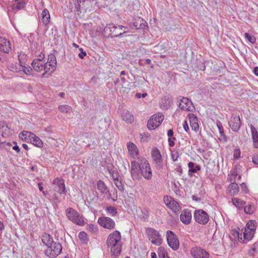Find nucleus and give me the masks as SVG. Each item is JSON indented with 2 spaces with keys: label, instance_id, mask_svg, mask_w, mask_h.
<instances>
[{
  "label": "nucleus",
  "instance_id": "obj_43",
  "mask_svg": "<svg viewBox=\"0 0 258 258\" xmlns=\"http://www.w3.org/2000/svg\"><path fill=\"white\" fill-rule=\"evenodd\" d=\"M258 248V242H255L251 246V250L249 251V254L251 255H253L254 253L257 251V248Z\"/></svg>",
  "mask_w": 258,
  "mask_h": 258
},
{
  "label": "nucleus",
  "instance_id": "obj_38",
  "mask_svg": "<svg viewBox=\"0 0 258 258\" xmlns=\"http://www.w3.org/2000/svg\"><path fill=\"white\" fill-rule=\"evenodd\" d=\"M106 211L112 216H114L117 213V209L113 206H108L106 208Z\"/></svg>",
  "mask_w": 258,
  "mask_h": 258
},
{
  "label": "nucleus",
  "instance_id": "obj_10",
  "mask_svg": "<svg viewBox=\"0 0 258 258\" xmlns=\"http://www.w3.org/2000/svg\"><path fill=\"white\" fill-rule=\"evenodd\" d=\"M98 223L102 227L107 229H112L115 226V222L110 218L107 217H100L98 220Z\"/></svg>",
  "mask_w": 258,
  "mask_h": 258
},
{
  "label": "nucleus",
  "instance_id": "obj_49",
  "mask_svg": "<svg viewBox=\"0 0 258 258\" xmlns=\"http://www.w3.org/2000/svg\"><path fill=\"white\" fill-rule=\"evenodd\" d=\"M115 184L117 187L118 189L122 191L123 190V186L120 181H119L118 179H117L116 180H115Z\"/></svg>",
  "mask_w": 258,
  "mask_h": 258
},
{
  "label": "nucleus",
  "instance_id": "obj_45",
  "mask_svg": "<svg viewBox=\"0 0 258 258\" xmlns=\"http://www.w3.org/2000/svg\"><path fill=\"white\" fill-rule=\"evenodd\" d=\"M139 20H140V23H141L140 26H138V23H137V22L134 23V26L136 27V28L137 29H139L140 28H144V27L146 26L144 23H146L145 22H144L143 19H139Z\"/></svg>",
  "mask_w": 258,
  "mask_h": 258
},
{
  "label": "nucleus",
  "instance_id": "obj_26",
  "mask_svg": "<svg viewBox=\"0 0 258 258\" xmlns=\"http://www.w3.org/2000/svg\"><path fill=\"white\" fill-rule=\"evenodd\" d=\"M47 62L49 63V66L51 67V69L52 70L51 72H53L55 69L56 65V59L55 56L52 54L48 55Z\"/></svg>",
  "mask_w": 258,
  "mask_h": 258
},
{
  "label": "nucleus",
  "instance_id": "obj_29",
  "mask_svg": "<svg viewBox=\"0 0 258 258\" xmlns=\"http://www.w3.org/2000/svg\"><path fill=\"white\" fill-rule=\"evenodd\" d=\"M188 167L189 168L188 174L190 176V173H196L198 171L201 169V167L199 165L195 166V163L192 162H190L188 164Z\"/></svg>",
  "mask_w": 258,
  "mask_h": 258
},
{
  "label": "nucleus",
  "instance_id": "obj_59",
  "mask_svg": "<svg viewBox=\"0 0 258 258\" xmlns=\"http://www.w3.org/2000/svg\"><path fill=\"white\" fill-rule=\"evenodd\" d=\"M183 126V128H184V130L186 132H187L189 130V127H188V124H187V122L186 121H184Z\"/></svg>",
  "mask_w": 258,
  "mask_h": 258
},
{
  "label": "nucleus",
  "instance_id": "obj_56",
  "mask_svg": "<svg viewBox=\"0 0 258 258\" xmlns=\"http://www.w3.org/2000/svg\"><path fill=\"white\" fill-rule=\"evenodd\" d=\"M79 50L81 52L79 53L78 56L80 58H83L84 57L87 55V53L85 51H83L82 48H80Z\"/></svg>",
  "mask_w": 258,
  "mask_h": 258
},
{
  "label": "nucleus",
  "instance_id": "obj_64",
  "mask_svg": "<svg viewBox=\"0 0 258 258\" xmlns=\"http://www.w3.org/2000/svg\"><path fill=\"white\" fill-rule=\"evenodd\" d=\"M253 73H254V74L256 76H258V67H256L254 68Z\"/></svg>",
  "mask_w": 258,
  "mask_h": 258
},
{
  "label": "nucleus",
  "instance_id": "obj_27",
  "mask_svg": "<svg viewBox=\"0 0 258 258\" xmlns=\"http://www.w3.org/2000/svg\"><path fill=\"white\" fill-rule=\"evenodd\" d=\"M227 190L231 195L234 196L238 194L239 191V186L236 183L233 182L229 186Z\"/></svg>",
  "mask_w": 258,
  "mask_h": 258
},
{
  "label": "nucleus",
  "instance_id": "obj_11",
  "mask_svg": "<svg viewBox=\"0 0 258 258\" xmlns=\"http://www.w3.org/2000/svg\"><path fill=\"white\" fill-rule=\"evenodd\" d=\"M191 254L194 258H209V253L199 247H194L191 250Z\"/></svg>",
  "mask_w": 258,
  "mask_h": 258
},
{
  "label": "nucleus",
  "instance_id": "obj_13",
  "mask_svg": "<svg viewBox=\"0 0 258 258\" xmlns=\"http://www.w3.org/2000/svg\"><path fill=\"white\" fill-rule=\"evenodd\" d=\"M53 184L55 185V188L60 194L65 193L66 188L64 180L62 179L56 178L53 180Z\"/></svg>",
  "mask_w": 258,
  "mask_h": 258
},
{
  "label": "nucleus",
  "instance_id": "obj_50",
  "mask_svg": "<svg viewBox=\"0 0 258 258\" xmlns=\"http://www.w3.org/2000/svg\"><path fill=\"white\" fill-rule=\"evenodd\" d=\"M217 125L218 128L219 129V133L221 135V136L225 137L224 133V130L222 127V123L221 122L219 121L218 122H217Z\"/></svg>",
  "mask_w": 258,
  "mask_h": 258
},
{
  "label": "nucleus",
  "instance_id": "obj_7",
  "mask_svg": "<svg viewBox=\"0 0 258 258\" xmlns=\"http://www.w3.org/2000/svg\"><path fill=\"white\" fill-rule=\"evenodd\" d=\"M194 217L195 221L200 224L205 225L209 221L208 214L203 210H196Z\"/></svg>",
  "mask_w": 258,
  "mask_h": 258
},
{
  "label": "nucleus",
  "instance_id": "obj_62",
  "mask_svg": "<svg viewBox=\"0 0 258 258\" xmlns=\"http://www.w3.org/2000/svg\"><path fill=\"white\" fill-rule=\"evenodd\" d=\"M192 199L194 200V201H195L196 202H198V201H201V199L198 198L197 196L196 195H193L192 196Z\"/></svg>",
  "mask_w": 258,
  "mask_h": 258
},
{
  "label": "nucleus",
  "instance_id": "obj_28",
  "mask_svg": "<svg viewBox=\"0 0 258 258\" xmlns=\"http://www.w3.org/2000/svg\"><path fill=\"white\" fill-rule=\"evenodd\" d=\"M255 231L250 230L248 228H245L243 232V237L245 240L249 241L253 238Z\"/></svg>",
  "mask_w": 258,
  "mask_h": 258
},
{
  "label": "nucleus",
  "instance_id": "obj_61",
  "mask_svg": "<svg viewBox=\"0 0 258 258\" xmlns=\"http://www.w3.org/2000/svg\"><path fill=\"white\" fill-rule=\"evenodd\" d=\"M167 135L169 137L171 138L173 135V131L172 130H169L168 131Z\"/></svg>",
  "mask_w": 258,
  "mask_h": 258
},
{
  "label": "nucleus",
  "instance_id": "obj_3",
  "mask_svg": "<svg viewBox=\"0 0 258 258\" xmlns=\"http://www.w3.org/2000/svg\"><path fill=\"white\" fill-rule=\"evenodd\" d=\"M66 214L68 218L75 224L80 226L84 224V221L83 218L80 215L79 213L73 208H68L66 210Z\"/></svg>",
  "mask_w": 258,
  "mask_h": 258
},
{
  "label": "nucleus",
  "instance_id": "obj_63",
  "mask_svg": "<svg viewBox=\"0 0 258 258\" xmlns=\"http://www.w3.org/2000/svg\"><path fill=\"white\" fill-rule=\"evenodd\" d=\"M38 187H39V189L42 191L43 192V194H45L44 193V191H43V188L42 187V186L41 185V183H39L38 184Z\"/></svg>",
  "mask_w": 258,
  "mask_h": 258
},
{
  "label": "nucleus",
  "instance_id": "obj_51",
  "mask_svg": "<svg viewBox=\"0 0 258 258\" xmlns=\"http://www.w3.org/2000/svg\"><path fill=\"white\" fill-rule=\"evenodd\" d=\"M174 200L170 197L166 196L164 198V201L166 206L168 207L169 205L171 204L172 201Z\"/></svg>",
  "mask_w": 258,
  "mask_h": 258
},
{
  "label": "nucleus",
  "instance_id": "obj_44",
  "mask_svg": "<svg viewBox=\"0 0 258 258\" xmlns=\"http://www.w3.org/2000/svg\"><path fill=\"white\" fill-rule=\"evenodd\" d=\"M241 152L239 148H236L233 152V157L235 160L238 159L240 157Z\"/></svg>",
  "mask_w": 258,
  "mask_h": 258
},
{
  "label": "nucleus",
  "instance_id": "obj_17",
  "mask_svg": "<svg viewBox=\"0 0 258 258\" xmlns=\"http://www.w3.org/2000/svg\"><path fill=\"white\" fill-rule=\"evenodd\" d=\"M181 221L185 224H188L191 220V214L187 210H183L180 216Z\"/></svg>",
  "mask_w": 258,
  "mask_h": 258
},
{
  "label": "nucleus",
  "instance_id": "obj_16",
  "mask_svg": "<svg viewBox=\"0 0 258 258\" xmlns=\"http://www.w3.org/2000/svg\"><path fill=\"white\" fill-rule=\"evenodd\" d=\"M152 156L156 166H161L162 165L161 155L159 150L158 149L154 148L152 150Z\"/></svg>",
  "mask_w": 258,
  "mask_h": 258
},
{
  "label": "nucleus",
  "instance_id": "obj_21",
  "mask_svg": "<svg viewBox=\"0 0 258 258\" xmlns=\"http://www.w3.org/2000/svg\"><path fill=\"white\" fill-rule=\"evenodd\" d=\"M189 121L191 127L195 131L199 130V125L198 123V118L194 114H191L189 115Z\"/></svg>",
  "mask_w": 258,
  "mask_h": 258
},
{
  "label": "nucleus",
  "instance_id": "obj_14",
  "mask_svg": "<svg viewBox=\"0 0 258 258\" xmlns=\"http://www.w3.org/2000/svg\"><path fill=\"white\" fill-rule=\"evenodd\" d=\"M11 49V45L9 41L0 37V50L5 53H8Z\"/></svg>",
  "mask_w": 258,
  "mask_h": 258
},
{
  "label": "nucleus",
  "instance_id": "obj_42",
  "mask_svg": "<svg viewBox=\"0 0 258 258\" xmlns=\"http://www.w3.org/2000/svg\"><path fill=\"white\" fill-rule=\"evenodd\" d=\"M78 237L79 239L83 242H85L88 240L87 235L86 233L84 231L80 232Z\"/></svg>",
  "mask_w": 258,
  "mask_h": 258
},
{
  "label": "nucleus",
  "instance_id": "obj_33",
  "mask_svg": "<svg viewBox=\"0 0 258 258\" xmlns=\"http://www.w3.org/2000/svg\"><path fill=\"white\" fill-rule=\"evenodd\" d=\"M232 202L233 205L237 208H243L246 204L245 202L243 201L240 200L238 199L233 198L232 199Z\"/></svg>",
  "mask_w": 258,
  "mask_h": 258
},
{
  "label": "nucleus",
  "instance_id": "obj_39",
  "mask_svg": "<svg viewBox=\"0 0 258 258\" xmlns=\"http://www.w3.org/2000/svg\"><path fill=\"white\" fill-rule=\"evenodd\" d=\"M243 208H244V212L246 214H251L255 211L254 206H252L250 205H245Z\"/></svg>",
  "mask_w": 258,
  "mask_h": 258
},
{
  "label": "nucleus",
  "instance_id": "obj_22",
  "mask_svg": "<svg viewBox=\"0 0 258 258\" xmlns=\"http://www.w3.org/2000/svg\"><path fill=\"white\" fill-rule=\"evenodd\" d=\"M42 243L48 247L53 242L52 237L48 234L44 233L41 236Z\"/></svg>",
  "mask_w": 258,
  "mask_h": 258
},
{
  "label": "nucleus",
  "instance_id": "obj_41",
  "mask_svg": "<svg viewBox=\"0 0 258 258\" xmlns=\"http://www.w3.org/2000/svg\"><path fill=\"white\" fill-rule=\"evenodd\" d=\"M138 161H137V163H138L139 165H140V168H142V167H144L146 166L149 165L147 160L145 158L140 157L138 158Z\"/></svg>",
  "mask_w": 258,
  "mask_h": 258
},
{
  "label": "nucleus",
  "instance_id": "obj_37",
  "mask_svg": "<svg viewBox=\"0 0 258 258\" xmlns=\"http://www.w3.org/2000/svg\"><path fill=\"white\" fill-rule=\"evenodd\" d=\"M72 107L67 105H61L58 107V110L62 113H67L71 110Z\"/></svg>",
  "mask_w": 258,
  "mask_h": 258
},
{
  "label": "nucleus",
  "instance_id": "obj_60",
  "mask_svg": "<svg viewBox=\"0 0 258 258\" xmlns=\"http://www.w3.org/2000/svg\"><path fill=\"white\" fill-rule=\"evenodd\" d=\"M143 136L144 137H143L142 138V140L143 141H147L150 138V136L148 135L144 134Z\"/></svg>",
  "mask_w": 258,
  "mask_h": 258
},
{
  "label": "nucleus",
  "instance_id": "obj_47",
  "mask_svg": "<svg viewBox=\"0 0 258 258\" xmlns=\"http://www.w3.org/2000/svg\"><path fill=\"white\" fill-rule=\"evenodd\" d=\"M244 35L245 38H246L250 42L254 43L255 42V38L250 35L248 33H245Z\"/></svg>",
  "mask_w": 258,
  "mask_h": 258
},
{
  "label": "nucleus",
  "instance_id": "obj_34",
  "mask_svg": "<svg viewBox=\"0 0 258 258\" xmlns=\"http://www.w3.org/2000/svg\"><path fill=\"white\" fill-rule=\"evenodd\" d=\"M87 0H73L75 5V10L77 11H81V8L84 7V3Z\"/></svg>",
  "mask_w": 258,
  "mask_h": 258
},
{
  "label": "nucleus",
  "instance_id": "obj_25",
  "mask_svg": "<svg viewBox=\"0 0 258 258\" xmlns=\"http://www.w3.org/2000/svg\"><path fill=\"white\" fill-rule=\"evenodd\" d=\"M127 149L131 156L134 157L138 153L137 146L133 143L130 142L127 144Z\"/></svg>",
  "mask_w": 258,
  "mask_h": 258
},
{
  "label": "nucleus",
  "instance_id": "obj_46",
  "mask_svg": "<svg viewBox=\"0 0 258 258\" xmlns=\"http://www.w3.org/2000/svg\"><path fill=\"white\" fill-rule=\"evenodd\" d=\"M44 70L45 72L42 74V77H45L46 73L49 72L50 70L51 67L49 66V63L47 62H46L44 64H43Z\"/></svg>",
  "mask_w": 258,
  "mask_h": 258
},
{
  "label": "nucleus",
  "instance_id": "obj_32",
  "mask_svg": "<svg viewBox=\"0 0 258 258\" xmlns=\"http://www.w3.org/2000/svg\"><path fill=\"white\" fill-rule=\"evenodd\" d=\"M168 207L171 209V210L175 213L178 212L180 210V206L178 203L174 200H173V201H172L171 204L168 205Z\"/></svg>",
  "mask_w": 258,
  "mask_h": 258
},
{
  "label": "nucleus",
  "instance_id": "obj_54",
  "mask_svg": "<svg viewBox=\"0 0 258 258\" xmlns=\"http://www.w3.org/2000/svg\"><path fill=\"white\" fill-rule=\"evenodd\" d=\"M23 69V72L26 74H29L31 71H32V69L30 67H26L25 66L23 65V67H22Z\"/></svg>",
  "mask_w": 258,
  "mask_h": 258
},
{
  "label": "nucleus",
  "instance_id": "obj_19",
  "mask_svg": "<svg viewBox=\"0 0 258 258\" xmlns=\"http://www.w3.org/2000/svg\"><path fill=\"white\" fill-rule=\"evenodd\" d=\"M33 69L38 72L44 70L43 62L41 59H34L31 63Z\"/></svg>",
  "mask_w": 258,
  "mask_h": 258
},
{
  "label": "nucleus",
  "instance_id": "obj_40",
  "mask_svg": "<svg viewBox=\"0 0 258 258\" xmlns=\"http://www.w3.org/2000/svg\"><path fill=\"white\" fill-rule=\"evenodd\" d=\"M32 135H33V134L31 132L23 131L19 134V137L21 138L22 140H26L27 138H29V139H30Z\"/></svg>",
  "mask_w": 258,
  "mask_h": 258
},
{
  "label": "nucleus",
  "instance_id": "obj_4",
  "mask_svg": "<svg viewBox=\"0 0 258 258\" xmlns=\"http://www.w3.org/2000/svg\"><path fill=\"white\" fill-rule=\"evenodd\" d=\"M146 233L152 243L156 245L161 244L162 239L158 231L152 228H147Z\"/></svg>",
  "mask_w": 258,
  "mask_h": 258
},
{
  "label": "nucleus",
  "instance_id": "obj_24",
  "mask_svg": "<svg viewBox=\"0 0 258 258\" xmlns=\"http://www.w3.org/2000/svg\"><path fill=\"white\" fill-rule=\"evenodd\" d=\"M42 22L43 25H47L50 22V14L49 11L45 9L42 12Z\"/></svg>",
  "mask_w": 258,
  "mask_h": 258
},
{
  "label": "nucleus",
  "instance_id": "obj_35",
  "mask_svg": "<svg viewBox=\"0 0 258 258\" xmlns=\"http://www.w3.org/2000/svg\"><path fill=\"white\" fill-rule=\"evenodd\" d=\"M25 6V2L23 1H20L13 6V9L14 11H18L23 8Z\"/></svg>",
  "mask_w": 258,
  "mask_h": 258
},
{
  "label": "nucleus",
  "instance_id": "obj_53",
  "mask_svg": "<svg viewBox=\"0 0 258 258\" xmlns=\"http://www.w3.org/2000/svg\"><path fill=\"white\" fill-rule=\"evenodd\" d=\"M252 162L256 165H258V152L254 154L252 156Z\"/></svg>",
  "mask_w": 258,
  "mask_h": 258
},
{
  "label": "nucleus",
  "instance_id": "obj_55",
  "mask_svg": "<svg viewBox=\"0 0 258 258\" xmlns=\"http://www.w3.org/2000/svg\"><path fill=\"white\" fill-rule=\"evenodd\" d=\"M178 154L177 152L175 153H172L171 154V158L173 161H176L177 160V159L178 158Z\"/></svg>",
  "mask_w": 258,
  "mask_h": 258
},
{
  "label": "nucleus",
  "instance_id": "obj_20",
  "mask_svg": "<svg viewBox=\"0 0 258 258\" xmlns=\"http://www.w3.org/2000/svg\"><path fill=\"white\" fill-rule=\"evenodd\" d=\"M253 146L254 148H258V133L252 124L250 125Z\"/></svg>",
  "mask_w": 258,
  "mask_h": 258
},
{
  "label": "nucleus",
  "instance_id": "obj_31",
  "mask_svg": "<svg viewBox=\"0 0 258 258\" xmlns=\"http://www.w3.org/2000/svg\"><path fill=\"white\" fill-rule=\"evenodd\" d=\"M31 142L38 147H41L42 145V142L40 139L36 137L34 134L31 135L30 139Z\"/></svg>",
  "mask_w": 258,
  "mask_h": 258
},
{
  "label": "nucleus",
  "instance_id": "obj_2",
  "mask_svg": "<svg viewBox=\"0 0 258 258\" xmlns=\"http://www.w3.org/2000/svg\"><path fill=\"white\" fill-rule=\"evenodd\" d=\"M126 27L117 25L115 26L113 24H109L104 29L105 33H109V35L111 37H119L121 36L127 31L125 30Z\"/></svg>",
  "mask_w": 258,
  "mask_h": 258
},
{
  "label": "nucleus",
  "instance_id": "obj_57",
  "mask_svg": "<svg viewBox=\"0 0 258 258\" xmlns=\"http://www.w3.org/2000/svg\"><path fill=\"white\" fill-rule=\"evenodd\" d=\"M175 140L174 137L169 138L168 139L169 145L170 147H173L174 145V140Z\"/></svg>",
  "mask_w": 258,
  "mask_h": 258
},
{
  "label": "nucleus",
  "instance_id": "obj_58",
  "mask_svg": "<svg viewBox=\"0 0 258 258\" xmlns=\"http://www.w3.org/2000/svg\"><path fill=\"white\" fill-rule=\"evenodd\" d=\"M147 95V94L145 93H136V97L137 98H140L141 97H143V98H144L145 97H146Z\"/></svg>",
  "mask_w": 258,
  "mask_h": 258
},
{
  "label": "nucleus",
  "instance_id": "obj_5",
  "mask_svg": "<svg viewBox=\"0 0 258 258\" xmlns=\"http://www.w3.org/2000/svg\"><path fill=\"white\" fill-rule=\"evenodd\" d=\"M62 250L61 245L59 242H53L45 251V254L49 257H54L59 255Z\"/></svg>",
  "mask_w": 258,
  "mask_h": 258
},
{
  "label": "nucleus",
  "instance_id": "obj_48",
  "mask_svg": "<svg viewBox=\"0 0 258 258\" xmlns=\"http://www.w3.org/2000/svg\"><path fill=\"white\" fill-rule=\"evenodd\" d=\"M10 68L11 71L13 72H18L21 71V67H18L14 63H12L10 66Z\"/></svg>",
  "mask_w": 258,
  "mask_h": 258
},
{
  "label": "nucleus",
  "instance_id": "obj_12",
  "mask_svg": "<svg viewBox=\"0 0 258 258\" xmlns=\"http://www.w3.org/2000/svg\"><path fill=\"white\" fill-rule=\"evenodd\" d=\"M179 107L182 110L192 111L195 107L192 102L186 97H183L179 103Z\"/></svg>",
  "mask_w": 258,
  "mask_h": 258
},
{
  "label": "nucleus",
  "instance_id": "obj_6",
  "mask_svg": "<svg viewBox=\"0 0 258 258\" xmlns=\"http://www.w3.org/2000/svg\"><path fill=\"white\" fill-rule=\"evenodd\" d=\"M164 119V116L161 113H158L151 116L148 121L147 126L149 130H154L160 125Z\"/></svg>",
  "mask_w": 258,
  "mask_h": 258
},
{
  "label": "nucleus",
  "instance_id": "obj_1",
  "mask_svg": "<svg viewBox=\"0 0 258 258\" xmlns=\"http://www.w3.org/2000/svg\"><path fill=\"white\" fill-rule=\"evenodd\" d=\"M107 245L111 249L112 255L116 256L119 254L121 250V235L118 231L111 233L108 237Z\"/></svg>",
  "mask_w": 258,
  "mask_h": 258
},
{
  "label": "nucleus",
  "instance_id": "obj_23",
  "mask_svg": "<svg viewBox=\"0 0 258 258\" xmlns=\"http://www.w3.org/2000/svg\"><path fill=\"white\" fill-rule=\"evenodd\" d=\"M121 117L122 119L128 123H131L134 119L133 114L127 110L123 112Z\"/></svg>",
  "mask_w": 258,
  "mask_h": 258
},
{
  "label": "nucleus",
  "instance_id": "obj_9",
  "mask_svg": "<svg viewBox=\"0 0 258 258\" xmlns=\"http://www.w3.org/2000/svg\"><path fill=\"white\" fill-rule=\"evenodd\" d=\"M167 239L169 246L174 250H176L179 247V241L176 235L171 231L167 232Z\"/></svg>",
  "mask_w": 258,
  "mask_h": 258
},
{
  "label": "nucleus",
  "instance_id": "obj_36",
  "mask_svg": "<svg viewBox=\"0 0 258 258\" xmlns=\"http://www.w3.org/2000/svg\"><path fill=\"white\" fill-rule=\"evenodd\" d=\"M256 221L254 220H250L246 224V227L245 228H248L250 230L255 231L256 226Z\"/></svg>",
  "mask_w": 258,
  "mask_h": 258
},
{
  "label": "nucleus",
  "instance_id": "obj_52",
  "mask_svg": "<svg viewBox=\"0 0 258 258\" xmlns=\"http://www.w3.org/2000/svg\"><path fill=\"white\" fill-rule=\"evenodd\" d=\"M24 56V55L23 54H20L18 55V59L19 61V66L20 67H23L24 62L22 60V59L23 57Z\"/></svg>",
  "mask_w": 258,
  "mask_h": 258
},
{
  "label": "nucleus",
  "instance_id": "obj_30",
  "mask_svg": "<svg viewBox=\"0 0 258 258\" xmlns=\"http://www.w3.org/2000/svg\"><path fill=\"white\" fill-rule=\"evenodd\" d=\"M97 188L102 194H106L108 192V189L105 185L104 182L100 180L97 182Z\"/></svg>",
  "mask_w": 258,
  "mask_h": 258
},
{
  "label": "nucleus",
  "instance_id": "obj_18",
  "mask_svg": "<svg viewBox=\"0 0 258 258\" xmlns=\"http://www.w3.org/2000/svg\"><path fill=\"white\" fill-rule=\"evenodd\" d=\"M140 171L143 176L148 180H150L152 177V173L150 165L140 168Z\"/></svg>",
  "mask_w": 258,
  "mask_h": 258
},
{
  "label": "nucleus",
  "instance_id": "obj_8",
  "mask_svg": "<svg viewBox=\"0 0 258 258\" xmlns=\"http://www.w3.org/2000/svg\"><path fill=\"white\" fill-rule=\"evenodd\" d=\"M229 125L231 130L235 132H238L241 126V121L239 116L233 114L228 121Z\"/></svg>",
  "mask_w": 258,
  "mask_h": 258
},
{
  "label": "nucleus",
  "instance_id": "obj_15",
  "mask_svg": "<svg viewBox=\"0 0 258 258\" xmlns=\"http://www.w3.org/2000/svg\"><path fill=\"white\" fill-rule=\"evenodd\" d=\"M131 173L134 178H138L139 177L140 166L139 165L137 161H132L131 162Z\"/></svg>",
  "mask_w": 258,
  "mask_h": 258
}]
</instances>
